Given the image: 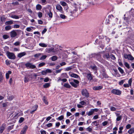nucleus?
<instances>
[{
	"label": "nucleus",
	"instance_id": "34",
	"mask_svg": "<svg viewBox=\"0 0 134 134\" xmlns=\"http://www.w3.org/2000/svg\"><path fill=\"white\" fill-rule=\"evenodd\" d=\"M50 86V84L49 83H45L43 85V86L44 88H46Z\"/></svg>",
	"mask_w": 134,
	"mask_h": 134
},
{
	"label": "nucleus",
	"instance_id": "22",
	"mask_svg": "<svg viewBox=\"0 0 134 134\" xmlns=\"http://www.w3.org/2000/svg\"><path fill=\"white\" fill-rule=\"evenodd\" d=\"M70 83L72 86L74 87H77V85L74 82H70Z\"/></svg>",
	"mask_w": 134,
	"mask_h": 134
},
{
	"label": "nucleus",
	"instance_id": "38",
	"mask_svg": "<svg viewBox=\"0 0 134 134\" xmlns=\"http://www.w3.org/2000/svg\"><path fill=\"white\" fill-rule=\"evenodd\" d=\"M117 109V108L113 107H110V110L111 111H116Z\"/></svg>",
	"mask_w": 134,
	"mask_h": 134
},
{
	"label": "nucleus",
	"instance_id": "46",
	"mask_svg": "<svg viewBox=\"0 0 134 134\" xmlns=\"http://www.w3.org/2000/svg\"><path fill=\"white\" fill-rule=\"evenodd\" d=\"M24 120V118L23 117H21L20 118L19 120V122L20 123L22 122Z\"/></svg>",
	"mask_w": 134,
	"mask_h": 134
},
{
	"label": "nucleus",
	"instance_id": "5",
	"mask_svg": "<svg viewBox=\"0 0 134 134\" xmlns=\"http://www.w3.org/2000/svg\"><path fill=\"white\" fill-rule=\"evenodd\" d=\"M111 92L117 95H119L121 94V92L120 91L116 89L112 90L111 91Z\"/></svg>",
	"mask_w": 134,
	"mask_h": 134
},
{
	"label": "nucleus",
	"instance_id": "29",
	"mask_svg": "<svg viewBox=\"0 0 134 134\" xmlns=\"http://www.w3.org/2000/svg\"><path fill=\"white\" fill-rule=\"evenodd\" d=\"M73 56V57L74 58L76 59V57H77V53L76 52H73L72 53Z\"/></svg>",
	"mask_w": 134,
	"mask_h": 134
},
{
	"label": "nucleus",
	"instance_id": "25",
	"mask_svg": "<svg viewBox=\"0 0 134 134\" xmlns=\"http://www.w3.org/2000/svg\"><path fill=\"white\" fill-rule=\"evenodd\" d=\"M39 45L40 46L42 47H46L47 46V45L44 43H40Z\"/></svg>",
	"mask_w": 134,
	"mask_h": 134
},
{
	"label": "nucleus",
	"instance_id": "43",
	"mask_svg": "<svg viewBox=\"0 0 134 134\" xmlns=\"http://www.w3.org/2000/svg\"><path fill=\"white\" fill-rule=\"evenodd\" d=\"M118 69L121 74H123L124 73V72L123 70L120 67H118Z\"/></svg>",
	"mask_w": 134,
	"mask_h": 134
},
{
	"label": "nucleus",
	"instance_id": "12",
	"mask_svg": "<svg viewBox=\"0 0 134 134\" xmlns=\"http://www.w3.org/2000/svg\"><path fill=\"white\" fill-rule=\"evenodd\" d=\"M69 75L71 77L75 78H77L79 76L76 74L72 73L71 72L69 73Z\"/></svg>",
	"mask_w": 134,
	"mask_h": 134
},
{
	"label": "nucleus",
	"instance_id": "1",
	"mask_svg": "<svg viewBox=\"0 0 134 134\" xmlns=\"http://www.w3.org/2000/svg\"><path fill=\"white\" fill-rule=\"evenodd\" d=\"M82 95L86 97H88L89 96V93L87 90L86 89H83L81 91Z\"/></svg>",
	"mask_w": 134,
	"mask_h": 134
},
{
	"label": "nucleus",
	"instance_id": "55",
	"mask_svg": "<svg viewBox=\"0 0 134 134\" xmlns=\"http://www.w3.org/2000/svg\"><path fill=\"white\" fill-rule=\"evenodd\" d=\"M105 40L107 41V43H108L110 41V39L108 38L105 37Z\"/></svg>",
	"mask_w": 134,
	"mask_h": 134
},
{
	"label": "nucleus",
	"instance_id": "42",
	"mask_svg": "<svg viewBox=\"0 0 134 134\" xmlns=\"http://www.w3.org/2000/svg\"><path fill=\"white\" fill-rule=\"evenodd\" d=\"M38 16L39 18L42 17V13L40 12H39L38 13Z\"/></svg>",
	"mask_w": 134,
	"mask_h": 134
},
{
	"label": "nucleus",
	"instance_id": "40",
	"mask_svg": "<svg viewBox=\"0 0 134 134\" xmlns=\"http://www.w3.org/2000/svg\"><path fill=\"white\" fill-rule=\"evenodd\" d=\"M11 28V26H7L5 27V29L7 30L10 29Z\"/></svg>",
	"mask_w": 134,
	"mask_h": 134
},
{
	"label": "nucleus",
	"instance_id": "54",
	"mask_svg": "<svg viewBox=\"0 0 134 134\" xmlns=\"http://www.w3.org/2000/svg\"><path fill=\"white\" fill-rule=\"evenodd\" d=\"M132 82V80L131 79H130L128 81L129 85V86H131V83Z\"/></svg>",
	"mask_w": 134,
	"mask_h": 134
},
{
	"label": "nucleus",
	"instance_id": "35",
	"mask_svg": "<svg viewBox=\"0 0 134 134\" xmlns=\"http://www.w3.org/2000/svg\"><path fill=\"white\" fill-rule=\"evenodd\" d=\"M64 117L63 115H61L57 118V120H61L64 119Z\"/></svg>",
	"mask_w": 134,
	"mask_h": 134
},
{
	"label": "nucleus",
	"instance_id": "18",
	"mask_svg": "<svg viewBox=\"0 0 134 134\" xmlns=\"http://www.w3.org/2000/svg\"><path fill=\"white\" fill-rule=\"evenodd\" d=\"M90 68H91L93 70L95 71V72H96L97 70V67L95 65H91L90 66Z\"/></svg>",
	"mask_w": 134,
	"mask_h": 134
},
{
	"label": "nucleus",
	"instance_id": "24",
	"mask_svg": "<svg viewBox=\"0 0 134 134\" xmlns=\"http://www.w3.org/2000/svg\"><path fill=\"white\" fill-rule=\"evenodd\" d=\"M60 3L61 5L63 6H65L67 5V4L64 1H60Z\"/></svg>",
	"mask_w": 134,
	"mask_h": 134
},
{
	"label": "nucleus",
	"instance_id": "56",
	"mask_svg": "<svg viewBox=\"0 0 134 134\" xmlns=\"http://www.w3.org/2000/svg\"><path fill=\"white\" fill-rule=\"evenodd\" d=\"M3 38L4 39H6L8 38V37L7 35H4L3 36Z\"/></svg>",
	"mask_w": 134,
	"mask_h": 134
},
{
	"label": "nucleus",
	"instance_id": "45",
	"mask_svg": "<svg viewBox=\"0 0 134 134\" xmlns=\"http://www.w3.org/2000/svg\"><path fill=\"white\" fill-rule=\"evenodd\" d=\"M124 65L128 69H129L130 68L129 65L127 62H125L124 63Z\"/></svg>",
	"mask_w": 134,
	"mask_h": 134
},
{
	"label": "nucleus",
	"instance_id": "36",
	"mask_svg": "<svg viewBox=\"0 0 134 134\" xmlns=\"http://www.w3.org/2000/svg\"><path fill=\"white\" fill-rule=\"evenodd\" d=\"M14 97L13 96H10L8 97L7 98L8 99L9 101H11L13 99Z\"/></svg>",
	"mask_w": 134,
	"mask_h": 134
},
{
	"label": "nucleus",
	"instance_id": "59",
	"mask_svg": "<svg viewBox=\"0 0 134 134\" xmlns=\"http://www.w3.org/2000/svg\"><path fill=\"white\" fill-rule=\"evenodd\" d=\"M131 127V125L130 124H128L126 126V128L127 129H130Z\"/></svg>",
	"mask_w": 134,
	"mask_h": 134
},
{
	"label": "nucleus",
	"instance_id": "39",
	"mask_svg": "<svg viewBox=\"0 0 134 134\" xmlns=\"http://www.w3.org/2000/svg\"><path fill=\"white\" fill-rule=\"evenodd\" d=\"M92 124H93V125H95V126L96 127L98 125V124L96 121L93 122L92 123Z\"/></svg>",
	"mask_w": 134,
	"mask_h": 134
},
{
	"label": "nucleus",
	"instance_id": "57",
	"mask_svg": "<svg viewBox=\"0 0 134 134\" xmlns=\"http://www.w3.org/2000/svg\"><path fill=\"white\" fill-rule=\"evenodd\" d=\"M86 129L87 131L89 132H91L92 131V129L91 128L89 127H88Z\"/></svg>",
	"mask_w": 134,
	"mask_h": 134
},
{
	"label": "nucleus",
	"instance_id": "50",
	"mask_svg": "<svg viewBox=\"0 0 134 134\" xmlns=\"http://www.w3.org/2000/svg\"><path fill=\"white\" fill-rule=\"evenodd\" d=\"M61 57L60 56L59 57H57V56H52V57H51V59H58V58H61Z\"/></svg>",
	"mask_w": 134,
	"mask_h": 134
},
{
	"label": "nucleus",
	"instance_id": "28",
	"mask_svg": "<svg viewBox=\"0 0 134 134\" xmlns=\"http://www.w3.org/2000/svg\"><path fill=\"white\" fill-rule=\"evenodd\" d=\"M42 54V53H38L35 54L34 55V56L36 58H39L40 56H41Z\"/></svg>",
	"mask_w": 134,
	"mask_h": 134
},
{
	"label": "nucleus",
	"instance_id": "19",
	"mask_svg": "<svg viewBox=\"0 0 134 134\" xmlns=\"http://www.w3.org/2000/svg\"><path fill=\"white\" fill-rule=\"evenodd\" d=\"M77 5L76 4H75L74 6L75 7V9H74L73 10L71 11L70 13L72 14H73L76 12L77 10V8H76Z\"/></svg>",
	"mask_w": 134,
	"mask_h": 134
},
{
	"label": "nucleus",
	"instance_id": "49",
	"mask_svg": "<svg viewBox=\"0 0 134 134\" xmlns=\"http://www.w3.org/2000/svg\"><path fill=\"white\" fill-rule=\"evenodd\" d=\"M12 4L14 5H17L19 4V3L18 2L16 1L15 2L12 3Z\"/></svg>",
	"mask_w": 134,
	"mask_h": 134
},
{
	"label": "nucleus",
	"instance_id": "62",
	"mask_svg": "<svg viewBox=\"0 0 134 134\" xmlns=\"http://www.w3.org/2000/svg\"><path fill=\"white\" fill-rule=\"evenodd\" d=\"M40 132L41 134H46V132L44 131L41 130Z\"/></svg>",
	"mask_w": 134,
	"mask_h": 134
},
{
	"label": "nucleus",
	"instance_id": "3",
	"mask_svg": "<svg viewBox=\"0 0 134 134\" xmlns=\"http://www.w3.org/2000/svg\"><path fill=\"white\" fill-rule=\"evenodd\" d=\"M26 67L28 68L34 69L36 68V66L32 63H27L25 64Z\"/></svg>",
	"mask_w": 134,
	"mask_h": 134
},
{
	"label": "nucleus",
	"instance_id": "23",
	"mask_svg": "<svg viewBox=\"0 0 134 134\" xmlns=\"http://www.w3.org/2000/svg\"><path fill=\"white\" fill-rule=\"evenodd\" d=\"M13 20H10L8 21H7L5 22V24L6 25H11L13 23Z\"/></svg>",
	"mask_w": 134,
	"mask_h": 134
},
{
	"label": "nucleus",
	"instance_id": "41",
	"mask_svg": "<svg viewBox=\"0 0 134 134\" xmlns=\"http://www.w3.org/2000/svg\"><path fill=\"white\" fill-rule=\"evenodd\" d=\"M11 62V61L9 60L8 59H7V60H6L5 61L6 64L7 65H9Z\"/></svg>",
	"mask_w": 134,
	"mask_h": 134
},
{
	"label": "nucleus",
	"instance_id": "32",
	"mask_svg": "<svg viewBox=\"0 0 134 134\" xmlns=\"http://www.w3.org/2000/svg\"><path fill=\"white\" fill-rule=\"evenodd\" d=\"M48 15L49 16V18H51L52 17L53 14L52 13L49 11V12H48Z\"/></svg>",
	"mask_w": 134,
	"mask_h": 134
},
{
	"label": "nucleus",
	"instance_id": "63",
	"mask_svg": "<svg viewBox=\"0 0 134 134\" xmlns=\"http://www.w3.org/2000/svg\"><path fill=\"white\" fill-rule=\"evenodd\" d=\"M19 26H20L19 25L17 24H15L14 25V28H19Z\"/></svg>",
	"mask_w": 134,
	"mask_h": 134
},
{
	"label": "nucleus",
	"instance_id": "27",
	"mask_svg": "<svg viewBox=\"0 0 134 134\" xmlns=\"http://www.w3.org/2000/svg\"><path fill=\"white\" fill-rule=\"evenodd\" d=\"M87 77L88 80H91L92 79V77L91 74H89L87 75Z\"/></svg>",
	"mask_w": 134,
	"mask_h": 134
},
{
	"label": "nucleus",
	"instance_id": "16",
	"mask_svg": "<svg viewBox=\"0 0 134 134\" xmlns=\"http://www.w3.org/2000/svg\"><path fill=\"white\" fill-rule=\"evenodd\" d=\"M128 132L130 134H132L134 132V128H131L128 131Z\"/></svg>",
	"mask_w": 134,
	"mask_h": 134
},
{
	"label": "nucleus",
	"instance_id": "10",
	"mask_svg": "<svg viewBox=\"0 0 134 134\" xmlns=\"http://www.w3.org/2000/svg\"><path fill=\"white\" fill-rule=\"evenodd\" d=\"M35 28L31 26L29 27H27L26 29V30L29 32H32V29L35 30Z\"/></svg>",
	"mask_w": 134,
	"mask_h": 134
},
{
	"label": "nucleus",
	"instance_id": "52",
	"mask_svg": "<svg viewBox=\"0 0 134 134\" xmlns=\"http://www.w3.org/2000/svg\"><path fill=\"white\" fill-rule=\"evenodd\" d=\"M80 103L82 105H84L86 104V103L83 100L80 102Z\"/></svg>",
	"mask_w": 134,
	"mask_h": 134
},
{
	"label": "nucleus",
	"instance_id": "44",
	"mask_svg": "<svg viewBox=\"0 0 134 134\" xmlns=\"http://www.w3.org/2000/svg\"><path fill=\"white\" fill-rule=\"evenodd\" d=\"M45 64V63H41L38 64V67H41L44 65Z\"/></svg>",
	"mask_w": 134,
	"mask_h": 134
},
{
	"label": "nucleus",
	"instance_id": "30",
	"mask_svg": "<svg viewBox=\"0 0 134 134\" xmlns=\"http://www.w3.org/2000/svg\"><path fill=\"white\" fill-rule=\"evenodd\" d=\"M43 100L44 103L47 104H48V102H47L46 98L45 96H44L43 98Z\"/></svg>",
	"mask_w": 134,
	"mask_h": 134
},
{
	"label": "nucleus",
	"instance_id": "2",
	"mask_svg": "<svg viewBox=\"0 0 134 134\" xmlns=\"http://www.w3.org/2000/svg\"><path fill=\"white\" fill-rule=\"evenodd\" d=\"M104 53V52H102L101 53V55H100L99 54H92L90 55V58H101V56L102 53Z\"/></svg>",
	"mask_w": 134,
	"mask_h": 134
},
{
	"label": "nucleus",
	"instance_id": "14",
	"mask_svg": "<svg viewBox=\"0 0 134 134\" xmlns=\"http://www.w3.org/2000/svg\"><path fill=\"white\" fill-rule=\"evenodd\" d=\"M30 75H26L25 77L24 81L25 82H27L29 81Z\"/></svg>",
	"mask_w": 134,
	"mask_h": 134
},
{
	"label": "nucleus",
	"instance_id": "51",
	"mask_svg": "<svg viewBox=\"0 0 134 134\" xmlns=\"http://www.w3.org/2000/svg\"><path fill=\"white\" fill-rule=\"evenodd\" d=\"M108 122L107 121H105L102 123V125L103 126L106 125L108 124Z\"/></svg>",
	"mask_w": 134,
	"mask_h": 134
},
{
	"label": "nucleus",
	"instance_id": "33",
	"mask_svg": "<svg viewBox=\"0 0 134 134\" xmlns=\"http://www.w3.org/2000/svg\"><path fill=\"white\" fill-rule=\"evenodd\" d=\"M10 17L12 18L15 19H18L19 18V16H18L16 15H12Z\"/></svg>",
	"mask_w": 134,
	"mask_h": 134
},
{
	"label": "nucleus",
	"instance_id": "47",
	"mask_svg": "<svg viewBox=\"0 0 134 134\" xmlns=\"http://www.w3.org/2000/svg\"><path fill=\"white\" fill-rule=\"evenodd\" d=\"M20 43L19 41H17L14 43V44L15 46H18L19 45Z\"/></svg>",
	"mask_w": 134,
	"mask_h": 134
},
{
	"label": "nucleus",
	"instance_id": "13",
	"mask_svg": "<svg viewBox=\"0 0 134 134\" xmlns=\"http://www.w3.org/2000/svg\"><path fill=\"white\" fill-rule=\"evenodd\" d=\"M124 57L125 59H134L133 58L130 54L125 55Z\"/></svg>",
	"mask_w": 134,
	"mask_h": 134
},
{
	"label": "nucleus",
	"instance_id": "20",
	"mask_svg": "<svg viewBox=\"0 0 134 134\" xmlns=\"http://www.w3.org/2000/svg\"><path fill=\"white\" fill-rule=\"evenodd\" d=\"M103 57L104 58H107V59H108L110 58L109 54L108 53L104 54L103 55Z\"/></svg>",
	"mask_w": 134,
	"mask_h": 134
},
{
	"label": "nucleus",
	"instance_id": "53",
	"mask_svg": "<svg viewBox=\"0 0 134 134\" xmlns=\"http://www.w3.org/2000/svg\"><path fill=\"white\" fill-rule=\"evenodd\" d=\"M46 72L47 73H50L52 72V71L51 70L49 69H47L46 70Z\"/></svg>",
	"mask_w": 134,
	"mask_h": 134
},
{
	"label": "nucleus",
	"instance_id": "9",
	"mask_svg": "<svg viewBox=\"0 0 134 134\" xmlns=\"http://www.w3.org/2000/svg\"><path fill=\"white\" fill-rule=\"evenodd\" d=\"M10 34L12 37H14L16 36L17 35L16 32L14 31H12L10 32Z\"/></svg>",
	"mask_w": 134,
	"mask_h": 134
},
{
	"label": "nucleus",
	"instance_id": "60",
	"mask_svg": "<svg viewBox=\"0 0 134 134\" xmlns=\"http://www.w3.org/2000/svg\"><path fill=\"white\" fill-rule=\"evenodd\" d=\"M72 69V68L71 67H68L66 68L65 69V70L68 71Z\"/></svg>",
	"mask_w": 134,
	"mask_h": 134
},
{
	"label": "nucleus",
	"instance_id": "21",
	"mask_svg": "<svg viewBox=\"0 0 134 134\" xmlns=\"http://www.w3.org/2000/svg\"><path fill=\"white\" fill-rule=\"evenodd\" d=\"M93 113V110L91 109L90 111L87 113V114L88 116H90L92 115Z\"/></svg>",
	"mask_w": 134,
	"mask_h": 134
},
{
	"label": "nucleus",
	"instance_id": "58",
	"mask_svg": "<svg viewBox=\"0 0 134 134\" xmlns=\"http://www.w3.org/2000/svg\"><path fill=\"white\" fill-rule=\"evenodd\" d=\"M74 82L77 85L79 83V82L78 80L75 79H74Z\"/></svg>",
	"mask_w": 134,
	"mask_h": 134
},
{
	"label": "nucleus",
	"instance_id": "61",
	"mask_svg": "<svg viewBox=\"0 0 134 134\" xmlns=\"http://www.w3.org/2000/svg\"><path fill=\"white\" fill-rule=\"evenodd\" d=\"M98 115H95L94 116V117L93 118V119H98Z\"/></svg>",
	"mask_w": 134,
	"mask_h": 134
},
{
	"label": "nucleus",
	"instance_id": "15",
	"mask_svg": "<svg viewBox=\"0 0 134 134\" xmlns=\"http://www.w3.org/2000/svg\"><path fill=\"white\" fill-rule=\"evenodd\" d=\"M26 53L24 52L19 53L18 55V56L19 58H21L23 56L26 55Z\"/></svg>",
	"mask_w": 134,
	"mask_h": 134
},
{
	"label": "nucleus",
	"instance_id": "8",
	"mask_svg": "<svg viewBox=\"0 0 134 134\" xmlns=\"http://www.w3.org/2000/svg\"><path fill=\"white\" fill-rule=\"evenodd\" d=\"M5 125L4 124H2L0 127V133H2L5 128Z\"/></svg>",
	"mask_w": 134,
	"mask_h": 134
},
{
	"label": "nucleus",
	"instance_id": "11",
	"mask_svg": "<svg viewBox=\"0 0 134 134\" xmlns=\"http://www.w3.org/2000/svg\"><path fill=\"white\" fill-rule=\"evenodd\" d=\"M103 87L102 86H95L93 87V89L94 90H98L102 89Z\"/></svg>",
	"mask_w": 134,
	"mask_h": 134
},
{
	"label": "nucleus",
	"instance_id": "48",
	"mask_svg": "<svg viewBox=\"0 0 134 134\" xmlns=\"http://www.w3.org/2000/svg\"><path fill=\"white\" fill-rule=\"evenodd\" d=\"M122 116H121L119 117H117L116 119V120L117 121H119L121 120L122 119Z\"/></svg>",
	"mask_w": 134,
	"mask_h": 134
},
{
	"label": "nucleus",
	"instance_id": "26",
	"mask_svg": "<svg viewBox=\"0 0 134 134\" xmlns=\"http://www.w3.org/2000/svg\"><path fill=\"white\" fill-rule=\"evenodd\" d=\"M36 8L37 10H40L42 8V7L40 4H38L36 5Z\"/></svg>",
	"mask_w": 134,
	"mask_h": 134
},
{
	"label": "nucleus",
	"instance_id": "37",
	"mask_svg": "<svg viewBox=\"0 0 134 134\" xmlns=\"http://www.w3.org/2000/svg\"><path fill=\"white\" fill-rule=\"evenodd\" d=\"M60 17L61 18L63 19H65L66 17L65 15L63 14L60 15Z\"/></svg>",
	"mask_w": 134,
	"mask_h": 134
},
{
	"label": "nucleus",
	"instance_id": "4",
	"mask_svg": "<svg viewBox=\"0 0 134 134\" xmlns=\"http://www.w3.org/2000/svg\"><path fill=\"white\" fill-rule=\"evenodd\" d=\"M7 55L8 58L9 59H15V55L13 53L7 52Z\"/></svg>",
	"mask_w": 134,
	"mask_h": 134
},
{
	"label": "nucleus",
	"instance_id": "64",
	"mask_svg": "<svg viewBox=\"0 0 134 134\" xmlns=\"http://www.w3.org/2000/svg\"><path fill=\"white\" fill-rule=\"evenodd\" d=\"M47 31V29L46 28H44L42 31V34H44Z\"/></svg>",
	"mask_w": 134,
	"mask_h": 134
},
{
	"label": "nucleus",
	"instance_id": "7",
	"mask_svg": "<svg viewBox=\"0 0 134 134\" xmlns=\"http://www.w3.org/2000/svg\"><path fill=\"white\" fill-rule=\"evenodd\" d=\"M27 128L28 127L27 126H25L23 128L20 132V134H25Z\"/></svg>",
	"mask_w": 134,
	"mask_h": 134
},
{
	"label": "nucleus",
	"instance_id": "6",
	"mask_svg": "<svg viewBox=\"0 0 134 134\" xmlns=\"http://www.w3.org/2000/svg\"><path fill=\"white\" fill-rule=\"evenodd\" d=\"M56 9L61 13H63V11L62 7L59 4H57L56 6Z\"/></svg>",
	"mask_w": 134,
	"mask_h": 134
},
{
	"label": "nucleus",
	"instance_id": "17",
	"mask_svg": "<svg viewBox=\"0 0 134 134\" xmlns=\"http://www.w3.org/2000/svg\"><path fill=\"white\" fill-rule=\"evenodd\" d=\"M46 52L47 53H49L52 52H54V48H48L47 49Z\"/></svg>",
	"mask_w": 134,
	"mask_h": 134
},
{
	"label": "nucleus",
	"instance_id": "31",
	"mask_svg": "<svg viewBox=\"0 0 134 134\" xmlns=\"http://www.w3.org/2000/svg\"><path fill=\"white\" fill-rule=\"evenodd\" d=\"M64 86L67 88H70L71 87V86L68 83H65L64 85Z\"/></svg>",
	"mask_w": 134,
	"mask_h": 134
}]
</instances>
